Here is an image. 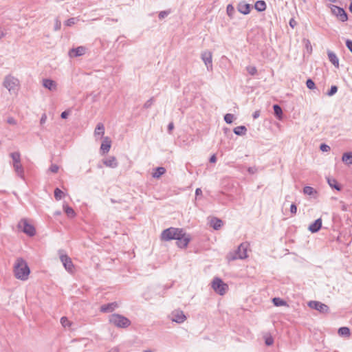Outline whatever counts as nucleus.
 Here are the masks:
<instances>
[{
	"label": "nucleus",
	"mask_w": 352,
	"mask_h": 352,
	"mask_svg": "<svg viewBox=\"0 0 352 352\" xmlns=\"http://www.w3.org/2000/svg\"><path fill=\"white\" fill-rule=\"evenodd\" d=\"M201 195H202V191H201V188H197L195 190V195L197 197V196H199Z\"/></svg>",
	"instance_id": "59"
},
{
	"label": "nucleus",
	"mask_w": 352,
	"mask_h": 352,
	"mask_svg": "<svg viewBox=\"0 0 352 352\" xmlns=\"http://www.w3.org/2000/svg\"><path fill=\"white\" fill-rule=\"evenodd\" d=\"M111 146V141L109 137H104L103 142L100 146V150L103 153H107L109 151Z\"/></svg>",
	"instance_id": "17"
},
{
	"label": "nucleus",
	"mask_w": 352,
	"mask_h": 352,
	"mask_svg": "<svg viewBox=\"0 0 352 352\" xmlns=\"http://www.w3.org/2000/svg\"><path fill=\"white\" fill-rule=\"evenodd\" d=\"M181 234L182 236H179V237H177L175 239L177 241L176 243L179 248H185L188 245L190 238L183 230H182Z\"/></svg>",
	"instance_id": "10"
},
{
	"label": "nucleus",
	"mask_w": 352,
	"mask_h": 352,
	"mask_svg": "<svg viewBox=\"0 0 352 352\" xmlns=\"http://www.w3.org/2000/svg\"><path fill=\"white\" fill-rule=\"evenodd\" d=\"M109 321L111 324L118 328H127L131 324L129 319L118 314H113L110 315L109 317Z\"/></svg>",
	"instance_id": "3"
},
{
	"label": "nucleus",
	"mask_w": 352,
	"mask_h": 352,
	"mask_svg": "<svg viewBox=\"0 0 352 352\" xmlns=\"http://www.w3.org/2000/svg\"><path fill=\"white\" fill-rule=\"evenodd\" d=\"M349 10L352 12V1H351V4H350V6H349Z\"/></svg>",
	"instance_id": "63"
},
{
	"label": "nucleus",
	"mask_w": 352,
	"mask_h": 352,
	"mask_svg": "<svg viewBox=\"0 0 352 352\" xmlns=\"http://www.w3.org/2000/svg\"><path fill=\"white\" fill-rule=\"evenodd\" d=\"M63 195L64 193L60 189L56 188L54 190V197L56 200H60L63 198Z\"/></svg>",
	"instance_id": "35"
},
{
	"label": "nucleus",
	"mask_w": 352,
	"mask_h": 352,
	"mask_svg": "<svg viewBox=\"0 0 352 352\" xmlns=\"http://www.w3.org/2000/svg\"><path fill=\"white\" fill-rule=\"evenodd\" d=\"M234 133L237 135H243L247 132V129L245 126H239L234 129Z\"/></svg>",
	"instance_id": "27"
},
{
	"label": "nucleus",
	"mask_w": 352,
	"mask_h": 352,
	"mask_svg": "<svg viewBox=\"0 0 352 352\" xmlns=\"http://www.w3.org/2000/svg\"><path fill=\"white\" fill-rule=\"evenodd\" d=\"M308 306L311 309L317 310L321 314H327L329 311V307L320 301L311 300L308 302Z\"/></svg>",
	"instance_id": "9"
},
{
	"label": "nucleus",
	"mask_w": 352,
	"mask_h": 352,
	"mask_svg": "<svg viewBox=\"0 0 352 352\" xmlns=\"http://www.w3.org/2000/svg\"><path fill=\"white\" fill-rule=\"evenodd\" d=\"M118 307L119 304L117 302H112L102 305L100 307V311L103 313H111Z\"/></svg>",
	"instance_id": "14"
},
{
	"label": "nucleus",
	"mask_w": 352,
	"mask_h": 352,
	"mask_svg": "<svg viewBox=\"0 0 352 352\" xmlns=\"http://www.w3.org/2000/svg\"><path fill=\"white\" fill-rule=\"evenodd\" d=\"M273 109L274 115L278 118L281 119L283 115V111L281 107L278 104H274Z\"/></svg>",
	"instance_id": "29"
},
{
	"label": "nucleus",
	"mask_w": 352,
	"mask_h": 352,
	"mask_svg": "<svg viewBox=\"0 0 352 352\" xmlns=\"http://www.w3.org/2000/svg\"><path fill=\"white\" fill-rule=\"evenodd\" d=\"M64 211L69 217H74L76 216V212L72 207L65 206Z\"/></svg>",
	"instance_id": "32"
},
{
	"label": "nucleus",
	"mask_w": 352,
	"mask_h": 352,
	"mask_svg": "<svg viewBox=\"0 0 352 352\" xmlns=\"http://www.w3.org/2000/svg\"><path fill=\"white\" fill-rule=\"evenodd\" d=\"M59 169V167L58 166H57L56 164H52L50 167V170L52 172V173H56L58 172Z\"/></svg>",
	"instance_id": "48"
},
{
	"label": "nucleus",
	"mask_w": 352,
	"mask_h": 352,
	"mask_svg": "<svg viewBox=\"0 0 352 352\" xmlns=\"http://www.w3.org/2000/svg\"><path fill=\"white\" fill-rule=\"evenodd\" d=\"M69 116V111H65L61 113L60 117L63 119H66Z\"/></svg>",
	"instance_id": "55"
},
{
	"label": "nucleus",
	"mask_w": 352,
	"mask_h": 352,
	"mask_svg": "<svg viewBox=\"0 0 352 352\" xmlns=\"http://www.w3.org/2000/svg\"><path fill=\"white\" fill-rule=\"evenodd\" d=\"M338 91V87L336 85H333L331 87L330 90L327 92V95L329 96H333Z\"/></svg>",
	"instance_id": "42"
},
{
	"label": "nucleus",
	"mask_w": 352,
	"mask_h": 352,
	"mask_svg": "<svg viewBox=\"0 0 352 352\" xmlns=\"http://www.w3.org/2000/svg\"><path fill=\"white\" fill-rule=\"evenodd\" d=\"M289 24H290V25H291V26H292V27H293V25H292V24H294V22H292V21H290Z\"/></svg>",
	"instance_id": "64"
},
{
	"label": "nucleus",
	"mask_w": 352,
	"mask_h": 352,
	"mask_svg": "<svg viewBox=\"0 0 352 352\" xmlns=\"http://www.w3.org/2000/svg\"><path fill=\"white\" fill-rule=\"evenodd\" d=\"M238 10L243 14H248L250 12V6L248 3L241 2L238 5Z\"/></svg>",
	"instance_id": "20"
},
{
	"label": "nucleus",
	"mask_w": 352,
	"mask_h": 352,
	"mask_svg": "<svg viewBox=\"0 0 352 352\" xmlns=\"http://www.w3.org/2000/svg\"><path fill=\"white\" fill-rule=\"evenodd\" d=\"M166 173V169L164 167H157L155 169V172L153 173L154 178H159L160 176Z\"/></svg>",
	"instance_id": "28"
},
{
	"label": "nucleus",
	"mask_w": 352,
	"mask_h": 352,
	"mask_svg": "<svg viewBox=\"0 0 352 352\" xmlns=\"http://www.w3.org/2000/svg\"><path fill=\"white\" fill-rule=\"evenodd\" d=\"M217 161V157L215 155H212L210 158V162L214 163Z\"/></svg>",
	"instance_id": "58"
},
{
	"label": "nucleus",
	"mask_w": 352,
	"mask_h": 352,
	"mask_svg": "<svg viewBox=\"0 0 352 352\" xmlns=\"http://www.w3.org/2000/svg\"><path fill=\"white\" fill-rule=\"evenodd\" d=\"M87 48L84 46H79L76 48H72L69 51V56L71 58L78 57L85 54Z\"/></svg>",
	"instance_id": "13"
},
{
	"label": "nucleus",
	"mask_w": 352,
	"mask_h": 352,
	"mask_svg": "<svg viewBox=\"0 0 352 352\" xmlns=\"http://www.w3.org/2000/svg\"><path fill=\"white\" fill-rule=\"evenodd\" d=\"M228 287V285L218 277L214 278L212 281V288L219 295L225 294Z\"/></svg>",
	"instance_id": "5"
},
{
	"label": "nucleus",
	"mask_w": 352,
	"mask_h": 352,
	"mask_svg": "<svg viewBox=\"0 0 352 352\" xmlns=\"http://www.w3.org/2000/svg\"><path fill=\"white\" fill-rule=\"evenodd\" d=\"M321 227H322V219L320 218H319L309 225L308 230L311 233H316L318 231H319V230L321 228Z\"/></svg>",
	"instance_id": "18"
},
{
	"label": "nucleus",
	"mask_w": 352,
	"mask_h": 352,
	"mask_svg": "<svg viewBox=\"0 0 352 352\" xmlns=\"http://www.w3.org/2000/svg\"><path fill=\"white\" fill-rule=\"evenodd\" d=\"M342 210L343 211H346L348 210V206L346 204H345L344 203H341V206H340Z\"/></svg>",
	"instance_id": "57"
},
{
	"label": "nucleus",
	"mask_w": 352,
	"mask_h": 352,
	"mask_svg": "<svg viewBox=\"0 0 352 352\" xmlns=\"http://www.w3.org/2000/svg\"><path fill=\"white\" fill-rule=\"evenodd\" d=\"M10 157L13 160V163L21 162V155L19 152H14L10 153Z\"/></svg>",
	"instance_id": "34"
},
{
	"label": "nucleus",
	"mask_w": 352,
	"mask_h": 352,
	"mask_svg": "<svg viewBox=\"0 0 352 352\" xmlns=\"http://www.w3.org/2000/svg\"><path fill=\"white\" fill-rule=\"evenodd\" d=\"M346 46L349 50L352 53V41L348 39L346 41Z\"/></svg>",
	"instance_id": "51"
},
{
	"label": "nucleus",
	"mask_w": 352,
	"mask_h": 352,
	"mask_svg": "<svg viewBox=\"0 0 352 352\" xmlns=\"http://www.w3.org/2000/svg\"><path fill=\"white\" fill-rule=\"evenodd\" d=\"M210 224L212 228L217 230L221 228L223 221L220 219L214 217L211 219Z\"/></svg>",
	"instance_id": "22"
},
{
	"label": "nucleus",
	"mask_w": 352,
	"mask_h": 352,
	"mask_svg": "<svg viewBox=\"0 0 352 352\" xmlns=\"http://www.w3.org/2000/svg\"><path fill=\"white\" fill-rule=\"evenodd\" d=\"M4 34L3 32V31L0 29V38H2Z\"/></svg>",
	"instance_id": "62"
},
{
	"label": "nucleus",
	"mask_w": 352,
	"mask_h": 352,
	"mask_svg": "<svg viewBox=\"0 0 352 352\" xmlns=\"http://www.w3.org/2000/svg\"><path fill=\"white\" fill-rule=\"evenodd\" d=\"M259 116H260V111H256L252 114V117H253L254 119H256Z\"/></svg>",
	"instance_id": "56"
},
{
	"label": "nucleus",
	"mask_w": 352,
	"mask_h": 352,
	"mask_svg": "<svg viewBox=\"0 0 352 352\" xmlns=\"http://www.w3.org/2000/svg\"><path fill=\"white\" fill-rule=\"evenodd\" d=\"M266 3L264 1L259 0L255 3L254 8L258 12H263L266 9Z\"/></svg>",
	"instance_id": "26"
},
{
	"label": "nucleus",
	"mask_w": 352,
	"mask_h": 352,
	"mask_svg": "<svg viewBox=\"0 0 352 352\" xmlns=\"http://www.w3.org/2000/svg\"><path fill=\"white\" fill-rule=\"evenodd\" d=\"M61 27V22L58 18H56L55 19V25H54V30L57 31L60 29Z\"/></svg>",
	"instance_id": "45"
},
{
	"label": "nucleus",
	"mask_w": 352,
	"mask_h": 352,
	"mask_svg": "<svg viewBox=\"0 0 352 352\" xmlns=\"http://www.w3.org/2000/svg\"><path fill=\"white\" fill-rule=\"evenodd\" d=\"M342 162L346 165H352V152H346L342 155Z\"/></svg>",
	"instance_id": "23"
},
{
	"label": "nucleus",
	"mask_w": 352,
	"mask_h": 352,
	"mask_svg": "<svg viewBox=\"0 0 352 352\" xmlns=\"http://www.w3.org/2000/svg\"><path fill=\"white\" fill-rule=\"evenodd\" d=\"M104 134V126L102 123H98L94 131V135L96 137L100 136L102 137Z\"/></svg>",
	"instance_id": "24"
},
{
	"label": "nucleus",
	"mask_w": 352,
	"mask_h": 352,
	"mask_svg": "<svg viewBox=\"0 0 352 352\" xmlns=\"http://www.w3.org/2000/svg\"><path fill=\"white\" fill-rule=\"evenodd\" d=\"M273 342H274L273 338H271V337H270V338H267L265 339V344H266V345H267V346H270V345H272V344H273Z\"/></svg>",
	"instance_id": "53"
},
{
	"label": "nucleus",
	"mask_w": 352,
	"mask_h": 352,
	"mask_svg": "<svg viewBox=\"0 0 352 352\" xmlns=\"http://www.w3.org/2000/svg\"><path fill=\"white\" fill-rule=\"evenodd\" d=\"M170 318L172 321L179 324L183 323L186 319L185 314L181 310L173 311L171 313Z\"/></svg>",
	"instance_id": "11"
},
{
	"label": "nucleus",
	"mask_w": 352,
	"mask_h": 352,
	"mask_svg": "<svg viewBox=\"0 0 352 352\" xmlns=\"http://www.w3.org/2000/svg\"><path fill=\"white\" fill-rule=\"evenodd\" d=\"M154 102V98H151L149 100H148L144 104V107L145 109H148L150 108L153 104Z\"/></svg>",
	"instance_id": "43"
},
{
	"label": "nucleus",
	"mask_w": 352,
	"mask_h": 352,
	"mask_svg": "<svg viewBox=\"0 0 352 352\" xmlns=\"http://www.w3.org/2000/svg\"><path fill=\"white\" fill-rule=\"evenodd\" d=\"M226 12L229 16H230V17L233 16V15L235 12V10H234V8L232 6V5L228 4L227 6Z\"/></svg>",
	"instance_id": "36"
},
{
	"label": "nucleus",
	"mask_w": 352,
	"mask_h": 352,
	"mask_svg": "<svg viewBox=\"0 0 352 352\" xmlns=\"http://www.w3.org/2000/svg\"><path fill=\"white\" fill-rule=\"evenodd\" d=\"M18 227L21 229L24 233L28 234L30 236H32L35 234L36 230L34 227L28 223L26 219H22L19 222Z\"/></svg>",
	"instance_id": "8"
},
{
	"label": "nucleus",
	"mask_w": 352,
	"mask_h": 352,
	"mask_svg": "<svg viewBox=\"0 0 352 352\" xmlns=\"http://www.w3.org/2000/svg\"><path fill=\"white\" fill-rule=\"evenodd\" d=\"M201 59L204 62L207 69L211 71L212 69V53L210 51H205L201 53Z\"/></svg>",
	"instance_id": "12"
},
{
	"label": "nucleus",
	"mask_w": 352,
	"mask_h": 352,
	"mask_svg": "<svg viewBox=\"0 0 352 352\" xmlns=\"http://www.w3.org/2000/svg\"><path fill=\"white\" fill-rule=\"evenodd\" d=\"M14 273L16 278L26 280L30 273L26 261L22 258H17L14 265Z\"/></svg>",
	"instance_id": "1"
},
{
	"label": "nucleus",
	"mask_w": 352,
	"mask_h": 352,
	"mask_svg": "<svg viewBox=\"0 0 352 352\" xmlns=\"http://www.w3.org/2000/svg\"><path fill=\"white\" fill-rule=\"evenodd\" d=\"M182 229L175 228H167L162 232L161 238L164 241H170L173 239L175 240L177 237L182 236Z\"/></svg>",
	"instance_id": "4"
},
{
	"label": "nucleus",
	"mask_w": 352,
	"mask_h": 352,
	"mask_svg": "<svg viewBox=\"0 0 352 352\" xmlns=\"http://www.w3.org/2000/svg\"><path fill=\"white\" fill-rule=\"evenodd\" d=\"M13 166L18 176H19L21 178H23V168L21 164V162L13 163Z\"/></svg>",
	"instance_id": "25"
},
{
	"label": "nucleus",
	"mask_w": 352,
	"mask_h": 352,
	"mask_svg": "<svg viewBox=\"0 0 352 352\" xmlns=\"http://www.w3.org/2000/svg\"><path fill=\"white\" fill-rule=\"evenodd\" d=\"M60 323L64 328H71L72 325V322L65 316L60 318Z\"/></svg>",
	"instance_id": "31"
},
{
	"label": "nucleus",
	"mask_w": 352,
	"mask_h": 352,
	"mask_svg": "<svg viewBox=\"0 0 352 352\" xmlns=\"http://www.w3.org/2000/svg\"><path fill=\"white\" fill-rule=\"evenodd\" d=\"M247 72L252 76L256 74L257 69L254 66H248L246 67Z\"/></svg>",
	"instance_id": "39"
},
{
	"label": "nucleus",
	"mask_w": 352,
	"mask_h": 352,
	"mask_svg": "<svg viewBox=\"0 0 352 352\" xmlns=\"http://www.w3.org/2000/svg\"><path fill=\"white\" fill-rule=\"evenodd\" d=\"M303 192L305 195H313L317 193L316 190L311 186H305L303 188Z\"/></svg>",
	"instance_id": "33"
},
{
	"label": "nucleus",
	"mask_w": 352,
	"mask_h": 352,
	"mask_svg": "<svg viewBox=\"0 0 352 352\" xmlns=\"http://www.w3.org/2000/svg\"><path fill=\"white\" fill-rule=\"evenodd\" d=\"M2 85L11 95H16L21 87L19 80L12 74L4 77Z\"/></svg>",
	"instance_id": "2"
},
{
	"label": "nucleus",
	"mask_w": 352,
	"mask_h": 352,
	"mask_svg": "<svg viewBox=\"0 0 352 352\" xmlns=\"http://www.w3.org/2000/svg\"><path fill=\"white\" fill-rule=\"evenodd\" d=\"M103 164L109 168H115L118 166L116 158L113 156H111L103 160Z\"/></svg>",
	"instance_id": "19"
},
{
	"label": "nucleus",
	"mask_w": 352,
	"mask_h": 352,
	"mask_svg": "<svg viewBox=\"0 0 352 352\" xmlns=\"http://www.w3.org/2000/svg\"><path fill=\"white\" fill-rule=\"evenodd\" d=\"M173 127H174L173 123V122L169 123V124L168 126V131H170L171 130H173Z\"/></svg>",
	"instance_id": "60"
},
{
	"label": "nucleus",
	"mask_w": 352,
	"mask_h": 352,
	"mask_svg": "<svg viewBox=\"0 0 352 352\" xmlns=\"http://www.w3.org/2000/svg\"><path fill=\"white\" fill-rule=\"evenodd\" d=\"M58 254L60 256V260L62 262L65 269L68 272L72 273L74 272V265L72 259L66 254H65V252L63 250H60L58 251Z\"/></svg>",
	"instance_id": "6"
},
{
	"label": "nucleus",
	"mask_w": 352,
	"mask_h": 352,
	"mask_svg": "<svg viewBox=\"0 0 352 352\" xmlns=\"http://www.w3.org/2000/svg\"><path fill=\"white\" fill-rule=\"evenodd\" d=\"M76 18H70L65 21V24L67 26H72L76 23Z\"/></svg>",
	"instance_id": "44"
},
{
	"label": "nucleus",
	"mask_w": 352,
	"mask_h": 352,
	"mask_svg": "<svg viewBox=\"0 0 352 352\" xmlns=\"http://www.w3.org/2000/svg\"><path fill=\"white\" fill-rule=\"evenodd\" d=\"M248 171L250 174H254L257 172V168L256 167L254 166V167H249L248 168Z\"/></svg>",
	"instance_id": "52"
},
{
	"label": "nucleus",
	"mask_w": 352,
	"mask_h": 352,
	"mask_svg": "<svg viewBox=\"0 0 352 352\" xmlns=\"http://www.w3.org/2000/svg\"><path fill=\"white\" fill-rule=\"evenodd\" d=\"M290 212L292 214H296L297 212V207L295 204H292L290 206Z\"/></svg>",
	"instance_id": "49"
},
{
	"label": "nucleus",
	"mask_w": 352,
	"mask_h": 352,
	"mask_svg": "<svg viewBox=\"0 0 352 352\" xmlns=\"http://www.w3.org/2000/svg\"><path fill=\"white\" fill-rule=\"evenodd\" d=\"M338 334L341 336L349 337L350 336V329L346 327H342L339 328Z\"/></svg>",
	"instance_id": "30"
},
{
	"label": "nucleus",
	"mask_w": 352,
	"mask_h": 352,
	"mask_svg": "<svg viewBox=\"0 0 352 352\" xmlns=\"http://www.w3.org/2000/svg\"><path fill=\"white\" fill-rule=\"evenodd\" d=\"M328 183L329 184L330 186L336 188V190H340V187L339 186V185L337 184V182L335 180V179H328Z\"/></svg>",
	"instance_id": "38"
},
{
	"label": "nucleus",
	"mask_w": 352,
	"mask_h": 352,
	"mask_svg": "<svg viewBox=\"0 0 352 352\" xmlns=\"http://www.w3.org/2000/svg\"><path fill=\"white\" fill-rule=\"evenodd\" d=\"M108 352H118V349L117 348H112Z\"/></svg>",
	"instance_id": "61"
},
{
	"label": "nucleus",
	"mask_w": 352,
	"mask_h": 352,
	"mask_svg": "<svg viewBox=\"0 0 352 352\" xmlns=\"http://www.w3.org/2000/svg\"><path fill=\"white\" fill-rule=\"evenodd\" d=\"M46 120H47V115L45 113H43L41 116V118L40 120L41 124H43L46 122Z\"/></svg>",
	"instance_id": "54"
},
{
	"label": "nucleus",
	"mask_w": 352,
	"mask_h": 352,
	"mask_svg": "<svg viewBox=\"0 0 352 352\" xmlns=\"http://www.w3.org/2000/svg\"><path fill=\"white\" fill-rule=\"evenodd\" d=\"M272 301L276 306H282L285 305V302L279 298H274Z\"/></svg>",
	"instance_id": "37"
},
{
	"label": "nucleus",
	"mask_w": 352,
	"mask_h": 352,
	"mask_svg": "<svg viewBox=\"0 0 352 352\" xmlns=\"http://www.w3.org/2000/svg\"><path fill=\"white\" fill-rule=\"evenodd\" d=\"M306 85H307V88L309 89H314L316 88L314 82L310 78L307 80Z\"/></svg>",
	"instance_id": "41"
},
{
	"label": "nucleus",
	"mask_w": 352,
	"mask_h": 352,
	"mask_svg": "<svg viewBox=\"0 0 352 352\" xmlns=\"http://www.w3.org/2000/svg\"><path fill=\"white\" fill-rule=\"evenodd\" d=\"M248 245L246 243H241L237 250L230 255V260L244 259L247 255Z\"/></svg>",
	"instance_id": "7"
},
{
	"label": "nucleus",
	"mask_w": 352,
	"mask_h": 352,
	"mask_svg": "<svg viewBox=\"0 0 352 352\" xmlns=\"http://www.w3.org/2000/svg\"><path fill=\"white\" fill-rule=\"evenodd\" d=\"M320 149L322 152H327V151H330L331 148L329 145H327L326 144H322L320 146Z\"/></svg>",
	"instance_id": "47"
},
{
	"label": "nucleus",
	"mask_w": 352,
	"mask_h": 352,
	"mask_svg": "<svg viewBox=\"0 0 352 352\" xmlns=\"http://www.w3.org/2000/svg\"><path fill=\"white\" fill-rule=\"evenodd\" d=\"M333 12L338 16L340 21L344 22L348 19L347 14L343 8L334 6Z\"/></svg>",
	"instance_id": "15"
},
{
	"label": "nucleus",
	"mask_w": 352,
	"mask_h": 352,
	"mask_svg": "<svg viewBox=\"0 0 352 352\" xmlns=\"http://www.w3.org/2000/svg\"><path fill=\"white\" fill-rule=\"evenodd\" d=\"M6 122L10 125H16L17 124L16 120L13 117H8Z\"/></svg>",
	"instance_id": "46"
},
{
	"label": "nucleus",
	"mask_w": 352,
	"mask_h": 352,
	"mask_svg": "<svg viewBox=\"0 0 352 352\" xmlns=\"http://www.w3.org/2000/svg\"><path fill=\"white\" fill-rule=\"evenodd\" d=\"M43 86L52 91H56L57 89L56 82L54 80L48 78L43 80Z\"/></svg>",
	"instance_id": "16"
},
{
	"label": "nucleus",
	"mask_w": 352,
	"mask_h": 352,
	"mask_svg": "<svg viewBox=\"0 0 352 352\" xmlns=\"http://www.w3.org/2000/svg\"><path fill=\"white\" fill-rule=\"evenodd\" d=\"M327 54H328V58H329V61L336 67H339V59L337 57L336 54L334 52H331V51H329Z\"/></svg>",
	"instance_id": "21"
},
{
	"label": "nucleus",
	"mask_w": 352,
	"mask_h": 352,
	"mask_svg": "<svg viewBox=\"0 0 352 352\" xmlns=\"http://www.w3.org/2000/svg\"><path fill=\"white\" fill-rule=\"evenodd\" d=\"M168 13H169V12H167V11H161V12L159 13V15H158L159 19H162L165 18L166 16H168Z\"/></svg>",
	"instance_id": "50"
},
{
	"label": "nucleus",
	"mask_w": 352,
	"mask_h": 352,
	"mask_svg": "<svg viewBox=\"0 0 352 352\" xmlns=\"http://www.w3.org/2000/svg\"><path fill=\"white\" fill-rule=\"evenodd\" d=\"M234 118V116L231 113H227L224 116V120L228 124H231Z\"/></svg>",
	"instance_id": "40"
}]
</instances>
